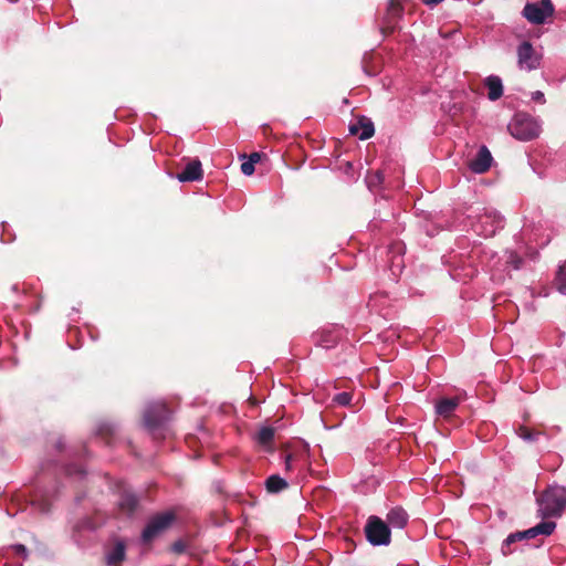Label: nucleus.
<instances>
[{"label":"nucleus","instance_id":"f257e3e1","mask_svg":"<svg viewBox=\"0 0 566 566\" xmlns=\"http://www.w3.org/2000/svg\"><path fill=\"white\" fill-rule=\"evenodd\" d=\"M538 513L543 518L558 517L566 509V488L548 486L537 499Z\"/></svg>","mask_w":566,"mask_h":566},{"label":"nucleus","instance_id":"f03ea898","mask_svg":"<svg viewBox=\"0 0 566 566\" xmlns=\"http://www.w3.org/2000/svg\"><path fill=\"white\" fill-rule=\"evenodd\" d=\"M511 135L523 142L536 138L541 133L538 123L527 115H516L509 125Z\"/></svg>","mask_w":566,"mask_h":566},{"label":"nucleus","instance_id":"7ed1b4c3","mask_svg":"<svg viewBox=\"0 0 566 566\" xmlns=\"http://www.w3.org/2000/svg\"><path fill=\"white\" fill-rule=\"evenodd\" d=\"M365 534L367 541L373 546H386L391 541V532L388 524L376 515L368 517L365 525Z\"/></svg>","mask_w":566,"mask_h":566},{"label":"nucleus","instance_id":"20e7f679","mask_svg":"<svg viewBox=\"0 0 566 566\" xmlns=\"http://www.w3.org/2000/svg\"><path fill=\"white\" fill-rule=\"evenodd\" d=\"M175 515L171 512H164L149 518L142 533V542L149 544L161 535L172 524Z\"/></svg>","mask_w":566,"mask_h":566},{"label":"nucleus","instance_id":"39448f33","mask_svg":"<svg viewBox=\"0 0 566 566\" xmlns=\"http://www.w3.org/2000/svg\"><path fill=\"white\" fill-rule=\"evenodd\" d=\"M503 226V218L496 211L488 209L472 224L474 232L485 238L493 237Z\"/></svg>","mask_w":566,"mask_h":566},{"label":"nucleus","instance_id":"423d86ee","mask_svg":"<svg viewBox=\"0 0 566 566\" xmlns=\"http://www.w3.org/2000/svg\"><path fill=\"white\" fill-rule=\"evenodd\" d=\"M556 527V523L552 521H543L535 525L534 527H531L524 532H518L515 534H511L507 536V538L504 541L502 545V552L504 554H509L512 551L510 549V545L512 543H515L516 541H522L524 538H534L537 535H551Z\"/></svg>","mask_w":566,"mask_h":566},{"label":"nucleus","instance_id":"0eeeda50","mask_svg":"<svg viewBox=\"0 0 566 566\" xmlns=\"http://www.w3.org/2000/svg\"><path fill=\"white\" fill-rule=\"evenodd\" d=\"M554 13V6L551 0H541L526 3L523 15L533 24H542Z\"/></svg>","mask_w":566,"mask_h":566},{"label":"nucleus","instance_id":"6e6552de","mask_svg":"<svg viewBox=\"0 0 566 566\" xmlns=\"http://www.w3.org/2000/svg\"><path fill=\"white\" fill-rule=\"evenodd\" d=\"M169 418V409L164 401L151 402L144 412V424L149 431H155Z\"/></svg>","mask_w":566,"mask_h":566},{"label":"nucleus","instance_id":"1a4fd4ad","mask_svg":"<svg viewBox=\"0 0 566 566\" xmlns=\"http://www.w3.org/2000/svg\"><path fill=\"white\" fill-rule=\"evenodd\" d=\"M542 55L533 45L524 41L517 48V65L521 70L533 71L539 67Z\"/></svg>","mask_w":566,"mask_h":566},{"label":"nucleus","instance_id":"9d476101","mask_svg":"<svg viewBox=\"0 0 566 566\" xmlns=\"http://www.w3.org/2000/svg\"><path fill=\"white\" fill-rule=\"evenodd\" d=\"M492 163V156L485 146H482L475 158L469 163V168L475 174H483L489 170Z\"/></svg>","mask_w":566,"mask_h":566},{"label":"nucleus","instance_id":"9b49d317","mask_svg":"<svg viewBox=\"0 0 566 566\" xmlns=\"http://www.w3.org/2000/svg\"><path fill=\"white\" fill-rule=\"evenodd\" d=\"M180 182L198 181L202 179V167L198 159L188 163L185 169L177 175Z\"/></svg>","mask_w":566,"mask_h":566},{"label":"nucleus","instance_id":"f8f14e48","mask_svg":"<svg viewBox=\"0 0 566 566\" xmlns=\"http://www.w3.org/2000/svg\"><path fill=\"white\" fill-rule=\"evenodd\" d=\"M409 520L408 513L401 506H395L387 513V524L390 527L401 530Z\"/></svg>","mask_w":566,"mask_h":566},{"label":"nucleus","instance_id":"ddd939ff","mask_svg":"<svg viewBox=\"0 0 566 566\" xmlns=\"http://www.w3.org/2000/svg\"><path fill=\"white\" fill-rule=\"evenodd\" d=\"M349 133L352 135H357L361 140H366L375 133L374 124L367 118H361L357 124H352L349 126Z\"/></svg>","mask_w":566,"mask_h":566},{"label":"nucleus","instance_id":"4468645a","mask_svg":"<svg viewBox=\"0 0 566 566\" xmlns=\"http://www.w3.org/2000/svg\"><path fill=\"white\" fill-rule=\"evenodd\" d=\"M274 434H275V430L272 427L264 426V427L260 428V430L255 433L254 440L265 451H272Z\"/></svg>","mask_w":566,"mask_h":566},{"label":"nucleus","instance_id":"2eb2a0df","mask_svg":"<svg viewBox=\"0 0 566 566\" xmlns=\"http://www.w3.org/2000/svg\"><path fill=\"white\" fill-rule=\"evenodd\" d=\"M490 101H497L503 95L502 80L496 75H490L484 80Z\"/></svg>","mask_w":566,"mask_h":566},{"label":"nucleus","instance_id":"dca6fc26","mask_svg":"<svg viewBox=\"0 0 566 566\" xmlns=\"http://www.w3.org/2000/svg\"><path fill=\"white\" fill-rule=\"evenodd\" d=\"M401 11L400 2L398 0H390L387 8L386 27L382 30L388 29L392 32Z\"/></svg>","mask_w":566,"mask_h":566},{"label":"nucleus","instance_id":"f3484780","mask_svg":"<svg viewBox=\"0 0 566 566\" xmlns=\"http://www.w3.org/2000/svg\"><path fill=\"white\" fill-rule=\"evenodd\" d=\"M459 398H443L436 405V412L441 417H450L459 406Z\"/></svg>","mask_w":566,"mask_h":566},{"label":"nucleus","instance_id":"a211bd4d","mask_svg":"<svg viewBox=\"0 0 566 566\" xmlns=\"http://www.w3.org/2000/svg\"><path fill=\"white\" fill-rule=\"evenodd\" d=\"M342 336V331L335 328L333 331L323 329L321 333L319 345L324 348L333 347Z\"/></svg>","mask_w":566,"mask_h":566},{"label":"nucleus","instance_id":"6ab92c4d","mask_svg":"<svg viewBox=\"0 0 566 566\" xmlns=\"http://www.w3.org/2000/svg\"><path fill=\"white\" fill-rule=\"evenodd\" d=\"M287 486V481L277 474L270 475L265 481V488L269 493H279Z\"/></svg>","mask_w":566,"mask_h":566},{"label":"nucleus","instance_id":"aec40b11","mask_svg":"<svg viewBox=\"0 0 566 566\" xmlns=\"http://www.w3.org/2000/svg\"><path fill=\"white\" fill-rule=\"evenodd\" d=\"M125 558V544L117 542L111 552L106 555L107 565H116Z\"/></svg>","mask_w":566,"mask_h":566},{"label":"nucleus","instance_id":"412c9836","mask_svg":"<svg viewBox=\"0 0 566 566\" xmlns=\"http://www.w3.org/2000/svg\"><path fill=\"white\" fill-rule=\"evenodd\" d=\"M31 504L42 513L50 511L51 499L43 492L36 491L31 499Z\"/></svg>","mask_w":566,"mask_h":566},{"label":"nucleus","instance_id":"4be33fe9","mask_svg":"<svg viewBox=\"0 0 566 566\" xmlns=\"http://www.w3.org/2000/svg\"><path fill=\"white\" fill-rule=\"evenodd\" d=\"M138 503L137 497L132 493H124L118 502L119 509L127 514L134 512Z\"/></svg>","mask_w":566,"mask_h":566},{"label":"nucleus","instance_id":"5701e85b","mask_svg":"<svg viewBox=\"0 0 566 566\" xmlns=\"http://www.w3.org/2000/svg\"><path fill=\"white\" fill-rule=\"evenodd\" d=\"M555 286L560 294L566 295V262L560 265L555 277Z\"/></svg>","mask_w":566,"mask_h":566},{"label":"nucleus","instance_id":"b1692460","mask_svg":"<svg viewBox=\"0 0 566 566\" xmlns=\"http://www.w3.org/2000/svg\"><path fill=\"white\" fill-rule=\"evenodd\" d=\"M303 457L302 453H286L284 455V469L285 471H292L294 470L298 462L301 461V458Z\"/></svg>","mask_w":566,"mask_h":566},{"label":"nucleus","instance_id":"393cba45","mask_svg":"<svg viewBox=\"0 0 566 566\" xmlns=\"http://www.w3.org/2000/svg\"><path fill=\"white\" fill-rule=\"evenodd\" d=\"M353 399V395L347 391L339 392L334 396L333 401L339 406H349Z\"/></svg>","mask_w":566,"mask_h":566},{"label":"nucleus","instance_id":"a878e982","mask_svg":"<svg viewBox=\"0 0 566 566\" xmlns=\"http://www.w3.org/2000/svg\"><path fill=\"white\" fill-rule=\"evenodd\" d=\"M506 262H507L510 265H512V268H513V269L518 270V269L521 268V265H522L523 260H522V258H521L518 254H516V253H515V252H513V251H510V252L507 253V260H506Z\"/></svg>","mask_w":566,"mask_h":566},{"label":"nucleus","instance_id":"bb28decb","mask_svg":"<svg viewBox=\"0 0 566 566\" xmlns=\"http://www.w3.org/2000/svg\"><path fill=\"white\" fill-rule=\"evenodd\" d=\"M517 434L525 441H534L535 433H532L527 427H520L517 430Z\"/></svg>","mask_w":566,"mask_h":566},{"label":"nucleus","instance_id":"cd10ccee","mask_svg":"<svg viewBox=\"0 0 566 566\" xmlns=\"http://www.w3.org/2000/svg\"><path fill=\"white\" fill-rule=\"evenodd\" d=\"M241 171L245 176H251L254 172V165L250 163L249 160L242 163L241 165Z\"/></svg>","mask_w":566,"mask_h":566},{"label":"nucleus","instance_id":"c85d7f7f","mask_svg":"<svg viewBox=\"0 0 566 566\" xmlns=\"http://www.w3.org/2000/svg\"><path fill=\"white\" fill-rule=\"evenodd\" d=\"M532 99L534 102L544 104L545 103V95L542 91H535L532 93Z\"/></svg>","mask_w":566,"mask_h":566},{"label":"nucleus","instance_id":"c756f323","mask_svg":"<svg viewBox=\"0 0 566 566\" xmlns=\"http://www.w3.org/2000/svg\"><path fill=\"white\" fill-rule=\"evenodd\" d=\"M13 549L17 554L21 555L23 558L27 557V548L22 544H17L13 546Z\"/></svg>","mask_w":566,"mask_h":566},{"label":"nucleus","instance_id":"7c9ffc66","mask_svg":"<svg viewBox=\"0 0 566 566\" xmlns=\"http://www.w3.org/2000/svg\"><path fill=\"white\" fill-rule=\"evenodd\" d=\"M261 156L258 153H253L249 156V161L255 165L260 160Z\"/></svg>","mask_w":566,"mask_h":566},{"label":"nucleus","instance_id":"2f4dec72","mask_svg":"<svg viewBox=\"0 0 566 566\" xmlns=\"http://www.w3.org/2000/svg\"><path fill=\"white\" fill-rule=\"evenodd\" d=\"M172 549L176 553H182L184 549H185V546H184V544L181 542H177V543L174 544Z\"/></svg>","mask_w":566,"mask_h":566},{"label":"nucleus","instance_id":"473e14b6","mask_svg":"<svg viewBox=\"0 0 566 566\" xmlns=\"http://www.w3.org/2000/svg\"><path fill=\"white\" fill-rule=\"evenodd\" d=\"M426 4H438L443 0H422Z\"/></svg>","mask_w":566,"mask_h":566}]
</instances>
